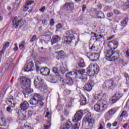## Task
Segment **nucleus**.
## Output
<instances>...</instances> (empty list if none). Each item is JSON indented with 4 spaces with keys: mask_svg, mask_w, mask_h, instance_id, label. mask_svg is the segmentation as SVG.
<instances>
[{
    "mask_svg": "<svg viewBox=\"0 0 129 129\" xmlns=\"http://www.w3.org/2000/svg\"><path fill=\"white\" fill-rule=\"evenodd\" d=\"M105 97V94L101 93L98 94V98L99 100L94 106V108L97 112L102 113L107 108V101L104 99Z\"/></svg>",
    "mask_w": 129,
    "mask_h": 129,
    "instance_id": "1",
    "label": "nucleus"
},
{
    "mask_svg": "<svg viewBox=\"0 0 129 129\" xmlns=\"http://www.w3.org/2000/svg\"><path fill=\"white\" fill-rule=\"evenodd\" d=\"M20 83L24 87L23 89H25L26 91L24 93L25 97H28V96L30 93L33 92V89L30 88L31 87V80L27 78L26 77H20Z\"/></svg>",
    "mask_w": 129,
    "mask_h": 129,
    "instance_id": "2",
    "label": "nucleus"
},
{
    "mask_svg": "<svg viewBox=\"0 0 129 129\" xmlns=\"http://www.w3.org/2000/svg\"><path fill=\"white\" fill-rule=\"evenodd\" d=\"M44 98L42 97L41 94L35 93L33 94L32 98L30 99V103L31 105H37L38 106H43Z\"/></svg>",
    "mask_w": 129,
    "mask_h": 129,
    "instance_id": "3",
    "label": "nucleus"
},
{
    "mask_svg": "<svg viewBox=\"0 0 129 129\" xmlns=\"http://www.w3.org/2000/svg\"><path fill=\"white\" fill-rule=\"evenodd\" d=\"M70 75H75L76 78L78 77V74H77V73L74 71L69 72L66 74V77L64 79H61L60 80V82L63 83V85H65L66 84H67L69 86H72V85H73V80L70 77Z\"/></svg>",
    "mask_w": 129,
    "mask_h": 129,
    "instance_id": "4",
    "label": "nucleus"
},
{
    "mask_svg": "<svg viewBox=\"0 0 129 129\" xmlns=\"http://www.w3.org/2000/svg\"><path fill=\"white\" fill-rule=\"evenodd\" d=\"M94 124V119L92 116L87 114L83 120V125L86 129H89Z\"/></svg>",
    "mask_w": 129,
    "mask_h": 129,
    "instance_id": "5",
    "label": "nucleus"
},
{
    "mask_svg": "<svg viewBox=\"0 0 129 129\" xmlns=\"http://www.w3.org/2000/svg\"><path fill=\"white\" fill-rule=\"evenodd\" d=\"M117 82V81H115V80H107L104 82V84L102 85L103 88H106V89H111L112 87L116 86Z\"/></svg>",
    "mask_w": 129,
    "mask_h": 129,
    "instance_id": "6",
    "label": "nucleus"
},
{
    "mask_svg": "<svg viewBox=\"0 0 129 129\" xmlns=\"http://www.w3.org/2000/svg\"><path fill=\"white\" fill-rule=\"evenodd\" d=\"M63 9L69 11V13H72L74 9V4L72 3H66L63 6H61L60 11L58 12L59 15H62L64 13Z\"/></svg>",
    "mask_w": 129,
    "mask_h": 129,
    "instance_id": "7",
    "label": "nucleus"
},
{
    "mask_svg": "<svg viewBox=\"0 0 129 129\" xmlns=\"http://www.w3.org/2000/svg\"><path fill=\"white\" fill-rule=\"evenodd\" d=\"M67 36L64 37V44H66V45H69V44H71V42H72V40L74 39V35H73V32L70 30H68L66 33Z\"/></svg>",
    "mask_w": 129,
    "mask_h": 129,
    "instance_id": "8",
    "label": "nucleus"
},
{
    "mask_svg": "<svg viewBox=\"0 0 129 129\" xmlns=\"http://www.w3.org/2000/svg\"><path fill=\"white\" fill-rule=\"evenodd\" d=\"M13 26L15 29H18L19 26L22 27L24 24L26 23V20L21 19L20 20L18 19V17H16L13 20Z\"/></svg>",
    "mask_w": 129,
    "mask_h": 129,
    "instance_id": "9",
    "label": "nucleus"
},
{
    "mask_svg": "<svg viewBox=\"0 0 129 129\" xmlns=\"http://www.w3.org/2000/svg\"><path fill=\"white\" fill-rule=\"evenodd\" d=\"M104 53L106 55V60L110 61H112L114 60V54H115L116 52H114L112 49H110L106 50L105 51Z\"/></svg>",
    "mask_w": 129,
    "mask_h": 129,
    "instance_id": "10",
    "label": "nucleus"
},
{
    "mask_svg": "<svg viewBox=\"0 0 129 129\" xmlns=\"http://www.w3.org/2000/svg\"><path fill=\"white\" fill-rule=\"evenodd\" d=\"M34 84L36 88H42L43 86H45V84H44V80L41 78V77H38L36 79L34 82Z\"/></svg>",
    "mask_w": 129,
    "mask_h": 129,
    "instance_id": "11",
    "label": "nucleus"
},
{
    "mask_svg": "<svg viewBox=\"0 0 129 129\" xmlns=\"http://www.w3.org/2000/svg\"><path fill=\"white\" fill-rule=\"evenodd\" d=\"M32 115H33V113L31 110L28 111H27V110L21 111V117L23 118L24 120H28Z\"/></svg>",
    "mask_w": 129,
    "mask_h": 129,
    "instance_id": "12",
    "label": "nucleus"
},
{
    "mask_svg": "<svg viewBox=\"0 0 129 129\" xmlns=\"http://www.w3.org/2000/svg\"><path fill=\"white\" fill-rule=\"evenodd\" d=\"M82 115H83V112H82V110H78L76 113V114L74 115L73 119V122H77L79 121V120H81V118H82Z\"/></svg>",
    "mask_w": 129,
    "mask_h": 129,
    "instance_id": "13",
    "label": "nucleus"
},
{
    "mask_svg": "<svg viewBox=\"0 0 129 129\" xmlns=\"http://www.w3.org/2000/svg\"><path fill=\"white\" fill-rule=\"evenodd\" d=\"M35 69V67L34 66V63L33 62H29L26 63L24 67V72H29V71H33Z\"/></svg>",
    "mask_w": 129,
    "mask_h": 129,
    "instance_id": "14",
    "label": "nucleus"
},
{
    "mask_svg": "<svg viewBox=\"0 0 129 129\" xmlns=\"http://www.w3.org/2000/svg\"><path fill=\"white\" fill-rule=\"evenodd\" d=\"M89 55H88V57L90 60L91 61H97L99 58V53H88Z\"/></svg>",
    "mask_w": 129,
    "mask_h": 129,
    "instance_id": "15",
    "label": "nucleus"
},
{
    "mask_svg": "<svg viewBox=\"0 0 129 129\" xmlns=\"http://www.w3.org/2000/svg\"><path fill=\"white\" fill-rule=\"evenodd\" d=\"M118 46V42L116 40H113L110 41L108 43V47L111 49V50H115Z\"/></svg>",
    "mask_w": 129,
    "mask_h": 129,
    "instance_id": "16",
    "label": "nucleus"
},
{
    "mask_svg": "<svg viewBox=\"0 0 129 129\" xmlns=\"http://www.w3.org/2000/svg\"><path fill=\"white\" fill-rule=\"evenodd\" d=\"M29 103L27 101H24L22 103L20 104V105L21 111L27 110V109L29 108Z\"/></svg>",
    "mask_w": 129,
    "mask_h": 129,
    "instance_id": "17",
    "label": "nucleus"
},
{
    "mask_svg": "<svg viewBox=\"0 0 129 129\" xmlns=\"http://www.w3.org/2000/svg\"><path fill=\"white\" fill-rule=\"evenodd\" d=\"M113 58L114 59L113 61L117 62L118 64H122V63L123 62V59L119 57V54H118V52H116L114 53Z\"/></svg>",
    "mask_w": 129,
    "mask_h": 129,
    "instance_id": "18",
    "label": "nucleus"
},
{
    "mask_svg": "<svg viewBox=\"0 0 129 129\" xmlns=\"http://www.w3.org/2000/svg\"><path fill=\"white\" fill-rule=\"evenodd\" d=\"M7 124V121L5 117V115L3 114V111H0V125L2 126H5Z\"/></svg>",
    "mask_w": 129,
    "mask_h": 129,
    "instance_id": "19",
    "label": "nucleus"
},
{
    "mask_svg": "<svg viewBox=\"0 0 129 129\" xmlns=\"http://www.w3.org/2000/svg\"><path fill=\"white\" fill-rule=\"evenodd\" d=\"M94 86V83L93 81H91L89 83L87 84L84 87V90H86V91H91L92 89V87Z\"/></svg>",
    "mask_w": 129,
    "mask_h": 129,
    "instance_id": "20",
    "label": "nucleus"
},
{
    "mask_svg": "<svg viewBox=\"0 0 129 129\" xmlns=\"http://www.w3.org/2000/svg\"><path fill=\"white\" fill-rule=\"evenodd\" d=\"M121 97V95H120V93H117L115 94H114L112 99H111V101L112 103H115L116 101H117Z\"/></svg>",
    "mask_w": 129,
    "mask_h": 129,
    "instance_id": "21",
    "label": "nucleus"
},
{
    "mask_svg": "<svg viewBox=\"0 0 129 129\" xmlns=\"http://www.w3.org/2000/svg\"><path fill=\"white\" fill-rule=\"evenodd\" d=\"M40 73L44 76H48L50 74V69L45 67L40 69Z\"/></svg>",
    "mask_w": 129,
    "mask_h": 129,
    "instance_id": "22",
    "label": "nucleus"
},
{
    "mask_svg": "<svg viewBox=\"0 0 129 129\" xmlns=\"http://www.w3.org/2000/svg\"><path fill=\"white\" fill-rule=\"evenodd\" d=\"M87 74L89 75V76H94L95 73L93 70H92V64H90L89 67L87 69Z\"/></svg>",
    "mask_w": 129,
    "mask_h": 129,
    "instance_id": "23",
    "label": "nucleus"
},
{
    "mask_svg": "<svg viewBox=\"0 0 129 129\" xmlns=\"http://www.w3.org/2000/svg\"><path fill=\"white\" fill-rule=\"evenodd\" d=\"M40 37L45 43H48L50 41V39H51V35L49 34L42 35Z\"/></svg>",
    "mask_w": 129,
    "mask_h": 129,
    "instance_id": "24",
    "label": "nucleus"
},
{
    "mask_svg": "<svg viewBox=\"0 0 129 129\" xmlns=\"http://www.w3.org/2000/svg\"><path fill=\"white\" fill-rule=\"evenodd\" d=\"M60 40H61V38L58 36H53L51 40V45H54V44L58 43Z\"/></svg>",
    "mask_w": 129,
    "mask_h": 129,
    "instance_id": "25",
    "label": "nucleus"
},
{
    "mask_svg": "<svg viewBox=\"0 0 129 129\" xmlns=\"http://www.w3.org/2000/svg\"><path fill=\"white\" fill-rule=\"evenodd\" d=\"M13 101H14V98H10V99L7 100L6 102L7 104L9 105V106H12V107H14L15 106V103H13Z\"/></svg>",
    "mask_w": 129,
    "mask_h": 129,
    "instance_id": "26",
    "label": "nucleus"
},
{
    "mask_svg": "<svg viewBox=\"0 0 129 129\" xmlns=\"http://www.w3.org/2000/svg\"><path fill=\"white\" fill-rule=\"evenodd\" d=\"M88 77V76L87 75H83L82 77H79V78L83 83H85V82H87Z\"/></svg>",
    "mask_w": 129,
    "mask_h": 129,
    "instance_id": "27",
    "label": "nucleus"
},
{
    "mask_svg": "<svg viewBox=\"0 0 129 129\" xmlns=\"http://www.w3.org/2000/svg\"><path fill=\"white\" fill-rule=\"evenodd\" d=\"M115 112H116V110L115 109V108H113L110 109L107 112V114L109 115V116H112V115H113V114H114V113H115Z\"/></svg>",
    "mask_w": 129,
    "mask_h": 129,
    "instance_id": "28",
    "label": "nucleus"
},
{
    "mask_svg": "<svg viewBox=\"0 0 129 129\" xmlns=\"http://www.w3.org/2000/svg\"><path fill=\"white\" fill-rule=\"evenodd\" d=\"M81 105H85L87 103L86 98L84 96H82L80 99Z\"/></svg>",
    "mask_w": 129,
    "mask_h": 129,
    "instance_id": "29",
    "label": "nucleus"
},
{
    "mask_svg": "<svg viewBox=\"0 0 129 129\" xmlns=\"http://www.w3.org/2000/svg\"><path fill=\"white\" fill-rule=\"evenodd\" d=\"M94 69L93 71L95 74H98V72H99V67L97 64H93L92 65Z\"/></svg>",
    "mask_w": 129,
    "mask_h": 129,
    "instance_id": "30",
    "label": "nucleus"
},
{
    "mask_svg": "<svg viewBox=\"0 0 129 129\" xmlns=\"http://www.w3.org/2000/svg\"><path fill=\"white\" fill-rule=\"evenodd\" d=\"M127 22H128V19L127 18L125 19V20L122 21L121 24V27H122L121 31L122 30L123 28H124V27L127 25Z\"/></svg>",
    "mask_w": 129,
    "mask_h": 129,
    "instance_id": "31",
    "label": "nucleus"
},
{
    "mask_svg": "<svg viewBox=\"0 0 129 129\" xmlns=\"http://www.w3.org/2000/svg\"><path fill=\"white\" fill-rule=\"evenodd\" d=\"M97 16L98 19H104V14L102 12H97Z\"/></svg>",
    "mask_w": 129,
    "mask_h": 129,
    "instance_id": "32",
    "label": "nucleus"
},
{
    "mask_svg": "<svg viewBox=\"0 0 129 129\" xmlns=\"http://www.w3.org/2000/svg\"><path fill=\"white\" fill-rule=\"evenodd\" d=\"M78 65L80 68H84V67H85V62H84V60L82 58L81 59Z\"/></svg>",
    "mask_w": 129,
    "mask_h": 129,
    "instance_id": "33",
    "label": "nucleus"
},
{
    "mask_svg": "<svg viewBox=\"0 0 129 129\" xmlns=\"http://www.w3.org/2000/svg\"><path fill=\"white\" fill-rule=\"evenodd\" d=\"M128 116V114L127 113V112H126V111H122L120 115V117H126Z\"/></svg>",
    "mask_w": 129,
    "mask_h": 129,
    "instance_id": "34",
    "label": "nucleus"
},
{
    "mask_svg": "<svg viewBox=\"0 0 129 129\" xmlns=\"http://www.w3.org/2000/svg\"><path fill=\"white\" fill-rule=\"evenodd\" d=\"M71 92H72V91L68 89H65L63 92L64 94H65L66 95H69V94H71Z\"/></svg>",
    "mask_w": 129,
    "mask_h": 129,
    "instance_id": "35",
    "label": "nucleus"
},
{
    "mask_svg": "<svg viewBox=\"0 0 129 129\" xmlns=\"http://www.w3.org/2000/svg\"><path fill=\"white\" fill-rule=\"evenodd\" d=\"M78 73L80 75H81L82 76L83 75H87V74H84V73H85V70H79L78 71Z\"/></svg>",
    "mask_w": 129,
    "mask_h": 129,
    "instance_id": "36",
    "label": "nucleus"
},
{
    "mask_svg": "<svg viewBox=\"0 0 129 129\" xmlns=\"http://www.w3.org/2000/svg\"><path fill=\"white\" fill-rule=\"evenodd\" d=\"M25 40L20 43V44H19L20 49H24V47H25Z\"/></svg>",
    "mask_w": 129,
    "mask_h": 129,
    "instance_id": "37",
    "label": "nucleus"
},
{
    "mask_svg": "<svg viewBox=\"0 0 129 129\" xmlns=\"http://www.w3.org/2000/svg\"><path fill=\"white\" fill-rule=\"evenodd\" d=\"M104 126H105V124L104 122H101L100 123V127L98 129H104Z\"/></svg>",
    "mask_w": 129,
    "mask_h": 129,
    "instance_id": "38",
    "label": "nucleus"
},
{
    "mask_svg": "<svg viewBox=\"0 0 129 129\" xmlns=\"http://www.w3.org/2000/svg\"><path fill=\"white\" fill-rule=\"evenodd\" d=\"M72 125V122L70 121H68L66 124L65 125V126L68 127V128H70Z\"/></svg>",
    "mask_w": 129,
    "mask_h": 129,
    "instance_id": "39",
    "label": "nucleus"
},
{
    "mask_svg": "<svg viewBox=\"0 0 129 129\" xmlns=\"http://www.w3.org/2000/svg\"><path fill=\"white\" fill-rule=\"evenodd\" d=\"M90 51H96V46L95 44H93L91 47H90Z\"/></svg>",
    "mask_w": 129,
    "mask_h": 129,
    "instance_id": "40",
    "label": "nucleus"
},
{
    "mask_svg": "<svg viewBox=\"0 0 129 129\" xmlns=\"http://www.w3.org/2000/svg\"><path fill=\"white\" fill-rule=\"evenodd\" d=\"M63 27V26H62V24H61V23H58L56 26V30L57 31H59V30H60V29H62V27Z\"/></svg>",
    "mask_w": 129,
    "mask_h": 129,
    "instance_id": "41",
    "label": "nucleus"
},
{
    "mask_svg": "<svg viewBox=\"0 0 129 129\" xmlns=\"http://www.w3.org/2000/svg\"><path fill=\"white\" fill-rule=\"evenodd\" d=\"M52 72H53V73H54L55 74H56V75H58V68H53L52 70Z\"/></svg>",
    "mask_w": 129,
    "mask_h": 129,
    "instance_id": "42",
    "label": "nucleus"
},
{
    "mask_svg": "<svg viewBox=\"0 0 129 129\" xmlns=\"http://www.w3.org/2000/svg\"><path fill=\"white\" fill-rule=\"evenodd\" d=\"M99 37H97L96 39V41H98V40H100V39H104V36L103 35H101V34L98 35Z\"/></svg>",
    "mask_w": 129,
    "mask_h": 129,
    "instance_id": "43",
    "label": "nucleus"
},
{
    "mask_svg": "<svg viewBox=\"0 0 129 129\" xmlns=\"http://www.w3.org/2000/svg\"><path fill=\"white\" fill-rule=\"evenodd\" d=\"M35 40H37V35H34L32 36V38L30 39V42H34Z\"/></svg>",
    "mask_w": 129,
    "mask_h": 129,
    "instance_id": "44",
    "label": "nucleus"
},
{
    "mask_svg": "<svg viewBox=\"0 0 129 129\" xmlns=\"http://www.w3.org/2000/svg\"><path fill=\"white\" fill-rule=\"evenodd\" d=\"M6 50H5V49H2V50L1 51H0V58H2L3 57V55H4V54H5V51Z\"/></svg>",
    "mask_w": 129,
    "mask_h": 129,
    "instance_id": "45",
    "label": "nucleus"
},
{
    "mask_svg": "<svg viewBox=\"0 0 129 129\" xmlns=\"http://www.w3.org/2000/svg\"><path fill=\"white\" fill-rule=\"evenodd\" d=\"M9 46H10V43L9 42H7L4 46L3 49H5V50H6V48H8Z\"/></svg>",
    "mask_w": 129,
    "mask_h": 129,
    "instance_id": "46",
    "label": "nucleus"
},
{
    "mask_svg": "<svg viewBox=\"0 0 129 129\" xmlns=\"http://www.w3.org/2000/svg\"><path fill=\"white\" fill-rule=\"evenodd\" d=\"M56 108L58 110H62V109H63V107H62V105H57Z\"/></svg>",
    "mask_w": 129,
    "mask_h": 129,
    "instance_id": "47",
    "label": "nucleus"
},
{
    "mask_svg": "<svg viewBox=\"0 0 129 129\" xmlns=\"http://www.w3.org/2000/svg\"><path fill=\"white\" fill-rule=\"evenodd\" d=\"M34 4V1H30L26 2V5L27 6H31V5Z\"/></svg>",
    "mask_w": 129,
    "mask_h": 129,
    "instance_id": "48",
    "label": "nucleus"
},
{
    "mask_svg": "<svg viewBox=\"0 0 129 129\" xmlns=\"http://www.w3.org/2000/svg\"><path fill=\"white\" fill-rule=\"evenodd\" d=\"M15 47L13 48L14 51H18L19 47H18V45H17V43H15Z\"/></svg>",
    "mask_w": 129,
    "mask_h": 129,
    "instance_id": "49",
    "label": "nucleus"
},
{
    "mask_svg": "<svg viewBox=\"0 0 129 129\" xmlns=\"http://www.w3.org/2000/svg\"><path fill=\"white\" fill-rule=\"evenodd\" d=\"M124 76L126 78V81H129V76L127 73L124 74Z\"/></svg>",
    "mask_w": 129,
    "mask_h": 129,
    "instance_id": "50",
    "label": "nucleus"
},
{
    "mask_svg": "<svg viewBox=\"0 0 129 129\" xmlns=\"http://www.w3.org/2000/svg\"><path fill=\"white\" fill-rule=\"evenodd\" d=\"M11 106H9L7 108V110L8 112H12V108H11Z\"/></svg>",
    "mask_w": 129,
    "mask_h": 129,
    "instance_id": "51",
    "label": "nucleus"
},
{
    "mask_svg": "<svg viewBox=\"0 0 129 129\" xmlns=\"http://www.w3.org/2000/svg\"><path fill=\"white\" fill-rule=\"evenodd\" d=\"M113 13L111 12H109L107 14V17L108 18H111V17H112Z\"/></svg>",
    "mask_w": 129,
    "mask_h": 129,
    "instance_id": "52",
    "label": "nucleus"
},
{
    "mask_svg": "<svg viewBox=\"0 0 129 129\" xmlns=\"http://www.w3.org/2000/svg\"><path fill=\"white\" fill-rule=\"evenodd\" d=\"M45 6H43L40 10V12H41V13H44V12L45 11Z\"/></svg>",
    "mask_w": 129,
    "mask_h": 129,
    "instance_id": "53",
    "label": "nucleus"
},
{
    "mask_svg": "<svg viewBox=\"0 0 129 129\" xmlns=\"http://www.w3.org/2000/svg\"><path fill=\"white\" fill-rule=\"evenodd\" d=\"M54 24H55V22H54V19H51L50 22V26H54Z\"/></svg>",
    "mask_w": 129,
    "mask_h": 129,
    "instance_id": "54",
    "label": "nucleus"
},
{
    "mask_svg": "<svg viewBox=\"0 0 129 129\" xmlns=\"http://www.w3.org/2000/svg\"><path fill=\"white\" fill-rule=\"evenodd\" d=\"M28 5L26 4V5L24 7V11H25V12H27V11H28V10H29V7H28Z\"/></svg>",
    "mask_w": 129,
    "mask_h": 129,
    "instance_id": "55",
    "label": "nucleus"
},
{
    "mask_svg": "<svg viewBox=\"0 0 129 129\" xmlns=\"http://www.w3.org/2000/svg\"><path fill=\"white\" fill-rule=\"evenodd\" d=\"M85 10H86V5H83V7H82L83 13H84V11H85Z\"/></svg>",
    "mask_w": 129,
    "mask_h": 129,
    "instance_id": "56",
    "label": "nucleus"
},
{
    "mask_svg": "<svg viewBox=\"0 0 129 129\" xmlns=\"http://www.w3.org/2000/svg\"><path fill=\"white\" fill-rule=\"evenodd\" d=\"M124 6H125V7H126V8H129V2L128 1V2H125Z\"/></svg>",
    "mask_w": 129,
    "mask_h": 129,
    "instance_id": "57",
    "label": "nucleus"
},
{
    "mask_svg": "<svg viewBox=\"0 0 129 129\" xmlns=\"http://www.w3.org/2000/svg\"><path fill=\"white\" fill-rule=\"evenodd\" d=\"M36 66H38V65H41V62L39 61H35Z\"/></svg>",
    "mask_w": 129,
    "mask_h": 129,
    "instance_id": "58",
    "label": "nucleus"
},
{
    "mask_svg": "<svg viewBox=\"0 0 129 129\" xmlns=\"http://www.w3.org/2000/svg\"><path fill=\"white\" fill-rule=\"evenodd\" d=\"M36 69L37 72H39V71H40V67L38 66H36Z\"/></svg>",
    "mask_w": 129,
    "mask_h": 129,
    "instance_id": "59",
    "label": "nucleus"
},
{
    "mask_svg": "<svg viewBox=\"0 0 129 129\" xmlns=\"http://www.w3.org/2000/svg\"><path fill=\"white\" fill-rule=\"evenodd\" d=\"M126 57H128V58H129V49H127V50L126 51Z\"/></svg>",
    "mask_w": 129,
    "mask_h": 129,
    "instance_id": "60",
    "label": "nucleus"
},
{
    "mask_svg": "<svg viewBox=\"0 0 129 129\" xmlns=\"http://www.w3.org/2000/svg\"><path fill=\"white\" fill-rule=\"evenodd\" d=\"M93 37H95V38H97V37H99V36H98V34L95 33H93Z\"/></svg>",
    "mask_w": 129,
    "mask_h": 129,
    "instance_id": "61",
    "label": "nucleus"
},
{
    "mask_svg": "<svg viewBox=\"0 0 129 129\" xmlns=\"http://www.w3.org/2000/svg\"><path fill=\"white\" fill-rule=\"evenodd\" d=\"M117 121L114 122L113 123V126H116V125H117Z\"/></svg>",
    "mask_w": 129,
    "mask_h": 129,
    "instance_id": "62",
    "label": "nucleus"
},
{
    "mask_svg": "<svg viewBox=\"0 0 129 129\" xmlns=\"http://www.w3.org/2000/svg\"><path fill=\"white\" fill-rule=\"evenodd\" d=\"M44 129H49V127H50V126L49 125H44Z\"/></svg>",
    "mask_w": 129,
    "mask_h": 129,
    "instance_id": "63",
    "label": "nucleus"
},
{
    "mask_svg": "<svg viewBox=\"0 0 129 129\" xmlns=\"http://www.w3.org/2000/svg\"><path fill=\"white\" fill-rule=\"evenodd\" d=\"M128 124V123H126L124 124L123 126V128H125V127H126V126H127Z\"/></svg>",
    "mask_w": 129,
    "mask_h": 129,
    "instance_id": "64",
    "label": "nucleus"
}]
</instances>
